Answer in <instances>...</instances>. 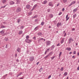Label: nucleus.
<instances>
[{"label": "nucleus", "instance_id": "obj_1", "mask_svg": "<svg viewBox=\"0 0 79 79\" xmlns=\"http://www.w3.org/2000/svg\"><path fill=\"white\" fill-rule=\"evenodd\" d=\"M16 11L17 13H19V12L21 11V9L20 7L16 9Z\"/></svg>", "mask_w": 79, "mask_h": 79}, {"label": "nucleus", "instance_id": "obj_2", "mask_svg": "<svg viewBox=\"0 0 79 79\" xmlns=\"http://www.w3.org/2000/svg\"><path fill=\"white\" fill-rule=\"evenodd\" d=\"M51 55H52V53L50 52L49 53V54L48 55L45 57H44V59H47V58L48 57V56H50Z\"/></svg>", "mask_w": 79, "mask_h": 79}, {"label": "nucleus", "instance_id": "obj_3", "mask_svg": "<svg viewBox=\"0 0 79 79\" xmlns=\"http://www.w3.org/2000/svg\"><path fill=\"white\" fill-rule=\"evenodd\" d=\"M51 41H46V45H50L51 44Z\"/></svg>", "mask_w": 79, "mask_h": 79}, {"label": "nucleus", "instance_id": "obj_4", "mask_svg": "<svg viewBox=\"0 0 79 79\" xmlns=\"http://www.w3.org/2000/svg\"><path fill=\"white\" fill-rule=\"evenodd\" d=\"M71 41L72 42H73V41H74V40L71 37L69 39V44L71 43Z\"/></svg>", "mask_w": 79, "mask_h": 79}, {"label": "nucleus", "instance_id": "obj_5", "mask_svg": "<svg viewBox=\"0 0 79 79\" xmlns=\"http://www.w3.org/2000/svg\"><path fill=\"white\" fill-rule=\"evenodd\" d=\"M34 57L33 56H31L29 58V61H34Z\"/></svg>", "mask_w": 79, "mask_h": 79}, {"label": "nucleus", "instance_id": "obj_6", "mask_svg": "<svg viewBox=\"0 0 79 79\" xmlns=\"http://www.w3.org/2000/svg\"><path fill=\"white\" fill-rule=\"evenodd\" d=\"M75 3H76V1H74L72 2L69 5V6H71V5L74 4H75Z\"/></svg>", "mask_w": 79, "mask_h": 79}, {"label": "nucleus", "instance_id": "obj_7", "mask_svg": "<svg viewBox=\"0 0 79 79\" xmlns=\"http://www.w3.org/2000/svg\"><path fill=\"white\" fill-rule=\"evenodd\" d=\"M48 6H52V7H53V3H52V2H50L48 4Z\"/></svg>", "mask_w": 79, "mask_h": 79}, {"label": "nucleus", "instance_id": "obj_8", "mask_svg": "<svg viewBox=\"0 0 79 79\" xmlns=\"http://www.w3.org/2000/svg\"><path fill=\"white\" fill-rule=\"evenodd\" d=\"M47 3V0H45L43 2H42V4L43 5H45Z\"/></svg>", "mask_w": 79, "mask_h": 79}, {"label": "nucleus", "instance_id": "obj_9", "mask_svg": "<svg viewBox=\"0 0 79 79\" xmlns=\"http://www.w3.org/2000/svg\"><path fill=\"white\" fill-rule=\"evenodd\" d=\"M25 42H27V43H30V42H31V40L26 39L25 40Z\"/></svg>", "mask_w": 79, "mask_h": 79}, {"label": "nucleus", "instance_id": "obj_10", "mask_svg": "<svg viewBox=\"0 0 79 79\" xmlns=\"http://www.w3.org/2000/svg\"><path fill=\"white\" fill-rule=\"evenodd\" d=\"M60 26H61V23H58L57 24V27H58Z\"/></svg>", "mask_w": 79, "mask_h": 79}, {"label": "nucleus", "instance_id": "obj_11", "mask_svg": "<svg viewBox=\"0 0 79 79\" xmlns=\"http://www.w3.org/2000/svg\"><path fill=\"white\" fill-rule=\"evenodd\" d=\"M30 6H31L29 5H26V8H27V9H29V8H30Z\"/></svg>", "mask_w": 79, "mask_h": 79}, {"label": "nucleus", "instance_id": "obj_12", "mask_svg": "<svg viewBox=\"0 0 79 79\" xmlns=\"http://www.w3.org/2000/svg\"><path fill=\"white\" fill-rule=\"evenodd\" d=\"M50 50V48H48L45 51V53H44V55H46V53H47L48 51Z\"/></svg>", "mask_w": 79, "mask_h": 79}, {"label": "nucleus", "instance_id": "obj_13", "mask_svg": "<svg viewBox=\"0 0 79 79\" xmlns=\"http://www.w3.org/2000/svg\"><path fill=\"white\" fill-rule=\"evenodd\" d=\"M67 75H68V73L66 72H65L63 74V75L64 76V77H65L66 76H67Z\"/></svg>", "mask_w": 79, "mask_h": 79}, {"label": "nucleus", "instance_id": "obj_14", "mask_svg": "<svg viewBox=\"0 0 79 79\" xmlns=\"http://www.w3.org/2000/svg\"><path fill=\"white\" fill-rule=\"evenodd\" d=\"M64 39H65V38H63L61 41H60L61 44H62L63 42H64Z\"/></svg>", "mask_w": 79, "mask_h": 79}, {"label": "nucleus", "instance_id": "obj_15", "mask_svg": "<svg viewBox=\"0 0 79 79\" xmlns=\"http://www.w3.org/2000/svg\"><path fill=\"white\" fill-rule=\"evenodd\" d=\"M10 5H13L15 4V2L13 1H11L10 2Z\"/></svg>", "mask_w": 79, "mask_h": 79}, {"label": "nucleus", "instance_id": "obj_16", "mask_svg": "<svg viewBox=\"0 0 79 79\" xmlns=\"http://www.w3.org/2000/svg\"><path fill=\"white\" fill-rule=\"evenodd\" d=\"M66 50H68V51H71V48H67L66 49Z\"/></svg>", "mask_w": 79, "mask_h": 79}, {"label": "nucleus", "instance_id": "obj_17", "mask_svg": "<svg viewBox=\"0 0 79 79\" xmlns=\"http://www.w3.org/2000/svg\"><path fill=\"white\" fill-rule=\"evenodd\" d=\"M39 36H41L42 35V33L41 32H39L37 34Z\"/></svg>", "mask_w": 79, "mask_h": 79}, {"label": "nucleus", "instance_id": "obj_18", "mask_svg": "<svg viewBox=\"0 0 79 79\" xmlns=\"http://www.w3.org/2000/svg\"><path fill=\"white\" fill-rule=\"evenodd\" d=\"M55 45H52L51 47V50H53V49H54V48H55Z\"/></svg>", "mask_w": 79, "mask_h": 79}, {"label": "nucleus", "instance_id": "obj_19", "mask_svg": "<svg viewBox=\"0 0 79 79\" xmlns=\"http://www.w3.org/2000/svg\"><path fill=\"white\" fill-rule=\"evenodd\" d=\"M5 32V31H3V30H2L1 31H0V33L1 34H3Z\"/></svg>", "mask_w": 79, "mask_h": 79}, {"label": "nucleus", "instance_id": "obj_20", "mask_svg": "<svg viewBox=\"0 0 79 79\" xmlns=\"http://www.w3.org/2000/svg\"><path fill=\"white\" fill-rule=\"evenodd\" d=\"M77 11V8L74 9L73 10V12H76V11Z\"/></svg>", "mask_w": 79, "mask_h": 79}, {"label": "nucleus", "instance_id": "obj_21", "mask_svg": "<svg viewBox=\"0 0 79 79\" xmlns=\"http://www.w3.org/2000/svg\"><path fill=\"white\" fill-rule=\"evenodd\" d=\"M39 29V27L38 26H37L35 28L34 30H35V31H37V29Z\"/></svg>", "mask_w": 79, "mask_h": 79}, {"label": "nucleus", "instance_id": "obj_22", "mask_svg": "<svg viewBox=\"0 0 79 79\" xmlns=\"http://www.w3.org/2000/svg\"><path fill=\"white\" fill-rule=\"evenodd\" d=\"M16 1H17L16 4H19V3H20V0H17Z\"/></svg>", "mask_w": 79, "mask_h": 79}, {"label": "nucleus", "instance_id": "obj_23", "mask_svg": "<svg viewBox=\"0 0 79 79\" xmlns=\"http://www.w3.org/2000/svg\"><path fill=\"white\" fill-rule=\"evenodd\" d=\"M61 54H62V52H60L59 55V58H60V56H61Z\"/></svg>", "mask_w": 79, "mask_h": 79}, {"label": "nucleus", "instance_id": "obj_24", "mask_svg": "<svg viewBox=\"0 0 79 79\" xmlns=\"http://www.w3.org/2000/svg\"><path fill=\"white\" fill-rule=\"evenodd\" d=\"M6 0H2V3L3 4H4V3H6Z\"/></svg>", "mask_w": 79, "mask_h": 79}, {"label": "nucleus", "instance_id": "obj_25", "mask_svg": "<svg viewBox=\"0 0 79 79\" xmlns=\"http://www.w3.org/2000/svg\"><path fill=\"white\" fill-rule=\"evenodd\" d=\"M37 5L35 4L34 5V6H33V8H34L35 9L37 7Z\"/></svg>", "mask_w": 79, "mask_h": 79}, {"label": "nucleus", "instance_id": "obj_26", "mask_svg": "<svg viewBox=\"0 0 79 79\" xmlns=\"http://www.w3.org/2000/svg\"><path fill=\"white\" fill-rule=\"evenodd\" d=\"M23 33V31H20L19 33V34H21Z\"/></svg>", "mask_w": 79, "mask_h": 79}, {"label": "nucleus", "instance_id": "obj_27", "mask_svg": "<svg viewBox=\"0 0 79 79\" xmlns=\"http://www.w3.org/2000/svg\"><path fill=\"white\" fill-rule=\"evenodd\" d=\"M17 50L18 52H19L20 51V48H17Z\"/></svg>", "mask_w": 79, "mask_h": 79}, {"label": "nucleus", "instance_id": "obj_28", "mask_svg": "<svg viewBox=\"0 0 79 79\" xmlns=\"http://www.w3.org/2000/svg\"><path fill=\"white\" fill-rule=\"evenodd\" d=\"M32 13L31 12H29L28 13V14L29 16H31V15H32Z\"/></svg>", "mask_w": 79, "mask_h": 79}, {"label": "nucleus", "instance_id": "obj_29", "mask_svg": "<svg viewBox=\"0 0 79 79\" xmlns=\"http://www.w3.org/2000/svg\"><path fill=\"white\" fill-rule=\"evenodd\" d=\"M77 15L76 14H75V15H73V18H76V16H77Z\"/></svg>", "mask_w": 79, "mask_h": 79}, {"label": "nucleus", "instance_id": "obj_30", "mask_svg": "<svg viewBox=\"0 0 79 79\" xmlns=\"http://www.w3.org/2000/svg\"><path fill=\"white\" fill-rule=\"evenodd\" d=\"M49 16L50 18H53V16L52 14H50Z\"/></svg>", "mask_w": 79, "mask_h": 79}, {"label": "nucleus", "instance_id": "obj_31", "mask_svg": "<svg viewBox=\"0 0 79 79\" xmlns=\"http://www.w3.org/2000/svg\"><path fill=\"white\" fill-rule=\"evenodd\" d=\"M29 35L26 36V39H29Z\"/></svg>", "mask_w": 79, "mask_h": 79}, {"label": "nucleus", "instance_id": "obj_32", "mask_svg": "<svg viewBox=\"0 0 79 79\" xmlns=\"http://www.w3.org/2000/svg\"><path fill=\"white\" fill-rule=\"evenodd\" d=\"M7 75H8V74H6L5 75L3 76V77H4V79H5V77L7 76Z\"/></svg>", "mask_w": 79, "mask_h": 79}, {"label": "nucleus", "instance_id": "obj_33", "mask_svg": "<svg viewBox=\"0 0 79 79\" xmlns=\"http://www.w3.org/2000/svg\"><path fill=\"white\" fill-rule=\"evenodd\" d=\"M64 3H66L67 0H62Z\"/></svg>", "mask_w": 79, "mask_h": 79}, {"label": "nucleus", "instance_id": "obj_34", "mask_svg": "<svg viewBox=\"0 0 79 79\" xmlns=\"http://www.w3.org/2000/svg\"><path fill=\"white\" fill-rule=\"evenodd\" d=\"M41 26H43V25H44V22H41Z\"/></svg>", "mask_w": 79, "mask_h": 79}, {"label": "nucleus", "instance_id": "obj_35", "mask_svg": "<svg viewBox=\"0 0 79 79\" xmlns=\"http://www.w3.org/2000/svg\"><path fill=\"white\" fill-rule=\"evenodd\" d=\"M50 11H51L50 9H48V13L50 12Z\"/></svg>", "mask_w": 79, "mask_h": 79}, {"label": "nucleus", "instance_id": "obj_36", "mask_svg": "<svg viewBox=\"0 0 79 79\" xmlns=\"http://www.w3.org/2000/svg\"><path fill=\"white\" fill-rule=\"evenodd\" d=\"M23 74V73L20 72L18 74V75H19V76H21V74Z\"/></svg>", "mask_w": 79, "mask_h": 79}, {"label": "nucleus", "instance_id": "obj_37", "mask_svg": "<svg viewBox=\"0 0 79 79\" xmlns=\"http://www.w3.org/2000/svg\"><path fill=\"white\" fill-rule=\"evenodd\" d=\"M20 27V29H23V28H24V26H23Z\"/></svg>", "mask_w": 79, "mask_h": 79}, {"label": "nucleus", "instance_id": "obj_38", "mask_svg": "<svg viewBox=\"0 0 79 79\" xmlns=\"http://www.w3.org/2000/svg\"><path fill=\"white\" fill-rule=\"evenodd\" d=\"M66 21H68V20L69 19V17H67V18H66Z\"/></svg>", "mask_w": 79, "mask_h": 79}, {"label": "nucleus", "instance_id": "obj_39", "mask_svg": "<svg viewBox=\"0 0 79 79\" xmlns=\"http://www.w3.org/2000/svg\"><path fill=\"white\" fill-rule=\"evenodd\" d=\"M41 69H42L41 70L42 71V69H43L42 68H41L40 69V70H39V72H40H40H41V71H40V70H41Z\"/></svg>", "mask_w": 79, "mask_h": 79}, {"label": "nucleus", "instance_id": "obj_40", "mask_svg": "<svg viewBox=\"0 0 79 79\" xmlns=\"http://www.w3.org/2000/svg\"><path fill=\"white\" fill-rule=\"evenodd\" d=\"M76 51H74L73 52V55H76Z\"/></svg>", "mask_w": 79, "mask_h": 79}, {"label": "nucleus", "instance_id": "obj_41", "mask_svg": "<svg viewBox=\"0 0 79 79\" xmlns=\"http://www.w3.org/2000/svg\"><path fill=\"white\" fill-rule=\"evenodd\" d=\"M55 56H54L52 57H51V60H53V59H54V58H55Z\"/></svg>", "mask_w": 79, "mask_h": 79}, {"label": "nucleus", "instance_id": "obj_42", "mask_svg": "<svg viewBox=\"0 0 79 79\" xmlns=\"http://www.w3.org/2000/svg\"><path fill=\"white\" fill-rule=\"evenodd\" d=\"M61 71H63V69H63V67H62L61 68V69H60Z\"/></svg>", "mask_w": 79, "mask_h": 79}, {"label": "nucleus", "instance_id": "obj_43", "mask_svg": "<svg viewBox=\"0 0 79 79\" xmlns=\"http://www.w3.org/2000/svg\"><path fill=\"white\" fill-rule=\"evenodd\" d=\"M21 21V20H20V19H19L18 20V23H19V22H20V21Z\"/></svg>", "mask_w": 79, "mask_h": 79}, {"label": "nucleus", "instance_id": "obj_44", "mask_svg": "<svg viewBox=\"0 0 79 79\" xmlns=\"http://www.w3.org/2000/svg\"><path fill=\"white\" fill-rule=\"evenodd\" d=\"M6 5H5V6H2V7H1V8H5V7L6 6Z\"/></svg>", "mask_w": 79, "mask_h": 79}, {"label": "nucleus", "instance_id": "obj_45", "mask_svg": "<svg viewBox=\"0 0 79 79\" xmlns=\"http://www.w3.org/2000/svg\"><path fill=\"white\" fill-rule=\"evenodd\" d=\"M61 14H62V13H61V12H60L59 13L58 15H61Z\"/></svg>", "mask_w": 79, "mask_h": 79}, {"label": "nucleus", "instance_id": "obj_46", "mask_svg": "<svg viewBox=\"0 0 79 79\" xmlns=\"http://www.w3.org/2000/svg\"><path fill=\"white\" fill-rule=\"evenodd\" d=\"M40 40H44V38H40Z\"/></svg>", "mask_w": 79, "mask_h": 79}, {"label": "nucleus", "instance_id": "obj_47", "mask_svg": "<svg viewBox=\"0 0 79 79\" xmlns=\"http://www.w3.org/2000/svg\"><path fill=\"white\" fill-rule=\"evenodd\" d=\"M57 46L58 47V46H60V43H58L57 45Z\"/></svg>", "mask_w": 79, "mask_h": 79}, {"label": "nucleus", "instance_id": "obj_48", "mask_svg": "<svg viewBox=\"0 0 79 79\" xmlns=\"http://www.w3.org/2000/svg\"><path fill=\"white\" fill-rule=\"evenodd\" d=\"M72 58H73L74 59H75V56H73L72 57Z\"/></svg>", "mask_w": 79, "mask_h": 79}, {"label": "nucleus", "instance_id": "obj_49", "mask_svg": "<svg viewBox=\"0 0 79 79\" xmlns=\"http://www.w3.org/2000/svg\"><path fill=\"white\" fill-rule=\"evenodd\" d=\"M34 9H35L33 7V8L31 10V11H33V10H34Z\"/></svg>", "mask_w": 79, "mask_h": 79}, {"label": "nucleus", "instance_id": "obj_50", "mask_svg": "<svg viewBox=\"0 0 79 79\" xmlns=\"http://www.w3.org/2000/svg\"><path fill=\"white\" fill-rule=\"evenodd\" d=\"M35 22H37V21H38V19H35Z\"/></svg>", "mask_w": 79, "mask_h": 79}, {"label": "nucleus", "instance_id": "obj_51", "mask_svg": "<svg viewBox=\"0 0 79 79\" xmlns=\"http://www.w3.org/2000/svg\"><path fill=\"white\" fill-rule=\"evenodd\" d=\"M5 26H3V27H1V28H5Z\"/></svg>", "mask_w": 79, "mask_h": 79}, {"label": "nucleus", "instance_id": "obj_52", "mask_svg": "<svg viewBox=\"0 0 79 79\" xmlns=\"http://www.w3.org/2000/svg\"><path fill=\"white\" fill-rule=\"evenodd\" d=\"M66 35V33H65L64 35V37H65Z\"/></svg>", "mask_w": 79, "mask_h": 79}, {"label": "nucleus", "instance_id": "obj_53", "mask_svg": "<svg viewBox=\"0 0 79 79\" xmlns=\"http://www.w3.org/2000/svg\"><path fill=\"white\" fill-rule=\"evenodd\" d=\"M51 75H49L48 77V79H50L51 77Z\"/></svg>", "mask_w": 79, "mask_h": 79}, {"label": "nucleus", "instance_id": "obj_54", "mask_svg": "<svg viewBox=\"0 0 79 79\" xmlns=\"http://www.w3.org/2000/svg\"><path fill=\"white\" fill-rule=\"evenodd\" d=\"M5 40L6 41H8V39L7 38Z\"/></svg>", "mask_w": 79, "mask_h": 79}, {"label": "nucleus", "instance_id": "obj_55", "mask_svg": "<svg viewBox=\"0 0 79 79\" xmlns=\"http://www.w3.org/2000/svg\"><path fill=\"white\" fill-rule=\"evenodd\" d=\"M40 40H40V38H39V39L38 40V42H40Z\"/></svg>", "mask_w": 79, "mask_h": 79}, {"label": "nucleus", "instance_id": "obj_56", "mask_svg": "<svg viewBox=\"0 0 79 79\" xmlns=\"http://www.w3.org/2000/svg\"><path fill=\"white\" fill-rule=\"evenodd\" d=\"M62 11H64V8H63L62 9Z\"/></svg>", "mask_w": 79, "mask_h": 79}, {"label": "nucleus", "instance_id": "obj_57", "mask_svg": "<svg viewBox=\"0 0 79 79\" xmlns=\"http://www.w3.org/2000/svg\"><path fill=\"white\" fill-rule=\"evenodd\" d=\"M16 61L17 62H18H18H19V60L18 59H17L16 60Z\"/></svg>", "mask_w": 79, "mask_h": 79}, {"label": "nucleus", "instance_id": "obj_58", "mask_svg": "<svg viewBox=\"0 0 79 79\" xmlns=\"http://www.w3.org/2000/svg\"><path fill=\"white\" fill-rule=\"evenodd\" d=\"M15 57H17V54H15Z\"/></svg>", "mask_w": 79, "mask_h": 79}, {"label": "nucleus", "instance_id": "obj_59", "mask_svg": "<svg viewBox=\"0 0 79 79\" xmlns=\"http://www.w3.org/2000/svg\"><path fill=\"white\" fill-rule=\"evenodd\" d=\"M68 18V15H66V18Z\"/></svg>", "mask_w": 79, "mask_h": 79}, {"label": "nucleus", "instance_id": "obj_60", "mask_svg": "<svg viewBox=\"0 0 79 79\" xmlns=\"http://www.w3.org/2000/svg\"><path fill=\"white\" fill-rule=\"evenodd\" d=\"M72 31H75V29L74 28H73V29H72Z\"/></svg>", "mask_w": 79, "mask_h": 79}, {"label": "nucleus", "instance_id": "obj_61", "mask_svg": "<svg viewBox=\"0 0 79 79\" xmlns=\"http://www.w3.org/2000/svg\"><path fill=\"white\" fill-rule=\"evenodd\" d=\"M9 74H10V75H12L13 74V73H9Z\"/></svg>", "mask_w": 79, "mask_h": 79}, {"label": "nucleus", "instance_id": "obj_62", "mask_svg": "<svg viewBox=\"0 0 79 79\" xmlns=\"http://www.w3.org/2000/svg\"><path fill=\"white\" fill-rule=\"evenodd\" d=\"M39 62H37L36 64V65H38V64H39Z\"/></svg>", "mask_w": 79, "mask_h": 79}, {"label": "nucleus", "instance_id": "obj_63", "mask_svg": "<svg viewBox=\"0 0 79 79\" xmlns=\"http://www.w3.org/2000/svg\"><path fill=\"white\" fill-rule=\"evenodd\" d=\"M77 70H78V71H79V66L77 68Z\"/></svg>", "mask_w": 79, "mask_h": 79}, {"label": "nucleus", "instance_id": "obj_64", "mask_svg": "<svg viewBox=\"0 0 79 79\" xmlns=\"http://www.w3.org/2000/svg\"><path fill=\"white\" fill-rule=\"evenodd\" d=\"M33 39H36V37H34L33 38Z\"/></svg>", "mask_w": 79, "mask_h": 79}]
</instances>
